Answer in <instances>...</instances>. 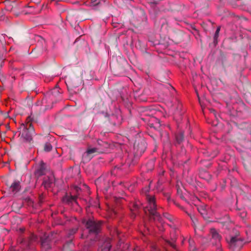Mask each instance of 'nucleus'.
<instances>
[{
  "mask_svg": "<svg viewBox=\"0 0 251 251\" xmlns=\"http://www.w3.org/2000/svg\"><path fill=\"white\" fill-rule=\"evenodd\" d=\"M147 199L148 202V206L145 207L144 210L145 212H147L148 211L149 213L153 216L154 220L158 221L160 224H161L162 218L156 211V205L154 197L151 196H147Z\"/></svg>",
  "mask_w": 251,
  "mask_h": 251,
  "instance_id": "obj_1",
  "label": "nucleus"
},
{
  "mask_svg": "<svg viewBox=\"0 0 251 251\" xmlns=\"http://www.w3.org/2000/svg\"><path fill=\"white\" fill-rule=\"evenodd\" d=\"M86 226L91 232L97 233L100 229V224L96 223L92 220H88L86 223Z\"/></svg>",
  "mask_w": 251,
  "mask_h": 251,
  "instance_id": "obj_2",
  "label": "nucleus"
},
{
  "mask_svg": "<svg viewBox=\"0 0 251 251\" xmlns=\"http://www.w3.org/2000/svg\"><path fill=\"white\" fill-rule=\"evenodd\" d=\"M79 12L75 10H70L68 12L66 16V19L70 23H74L76 22L78 20Z\"/></svg>",
  "mask_w": 251,
  "mask_h": 251,
  "instance_id": "obj_3",
  "label": "nucleus"
},
{
  "mask_svg": "<svg viewBox=\"0 0 251 251\" xmlns=\"http://www.w3.org/2000/svg\"><path fill=\"white\" fill-rule=\"evenodd\" d=\"M20 134L22 137L25 138L26 140H29L31 138V136L29 134L28 129L25 127V125L23 124L20 127Z\"/></svg>",
  "mask_w": 251,
  "mask_h": 251,
  "instance_id": "obj_4",
  "label": "nucleus"
},
{
  "mask_svg": "<svg viewBox=\"0 0 251 251\" xmlns=\"http://www.w3.org/2000/svg\"><path fill=\"white\" fill-rule=\"evenodd\" d=\"M74 45L75 47H86L88 46L87 42L81 36H79L75 40Z\"/></svg>",
  "mask_w": 251,
  "mask_h": 251,
  "instance_id": "obj_5",
  "label": "nucleus"
},
{
  "mask_svg": "<svg viewBox=\"0 0 251 251\" xmlns=\"http://www.w3.org/2000/svg\"><path fill=\"white\" fill-rule=\"evenodd\" d=\"M220 29L221 28L220 26L217 27L213 37V41L212 42L209 43V46L216 47L219 41V37Z\"/></svg>",
  "mask_w": 251,
  "mask_h": 251,
  "instance_id": "obj_6",
  "label": "nucleus"
},
{
  "mask_svg": "<svg viewBox=\"0 0 251 251\" xmlns=\"http://www.w3.org/2000/svg\"><path fill=\"white\" fill-rule=\"evenodd\" d=\"M35 40L37 42L36 46L43 47L46 46L45 40L40 36H37Z\"/></svg>",
  "mask_w": 251,
  "mask_h": 251,
  "instance_id": "obj_7",
  "label": "nucleus"
},
{
  "mask_svg": "<svg viewBox=\"0 0 251 251\" xmlns=\"http://www.w3.org/2000/svg\"><path fill=\"white\" fill-rule=\"evenodd\" d=\"M227 242H229V246L231 248H233L236 244L240 241L238 238L235 237H231L229 241L226 239Z\"/></svg>",
  "mask_w": 251,
  "mask_h": 251,
  "instance_id": "obj_8",
  "label": "nucleus"
},
{
  "mask_svg": "<svg viewBox=\"0 0 251 251\" xmlns=\"http://www.w3.org/2000/svg\"><path fill=\"white\" fill-rule=\"evenodd\" d=\"M210 233L212 234V237L213 239H215L216 241H220V237L215 229H212L211 230Z\"/></svg>",
  "mask_w": 251,
  "mask_h": 251,
  "instance_id": "obj_9",
  "label": "nucleus"
},
{
  "mask_svg": "<svg viewBox=\"0 0 251 251\" xmlns=\"http://www.w3.org/2000/svg\"><path fill=\"white\" fill-rule=\"evenodd\" d=\"M11 188L13 192H17L19 190L20 188V183L18 182H14L11 186Z\"/></svg>",
  "mask_w": 251,
  "mask_h": 251,
  "instance_id": "obj_10",
  "label": "nucleus"
},
{
  "mask_svg": "<svg viewBox=\"0 0 251 251\" xmlns=\"http://www.w3.org/2000/svg\"><path fill=\"white\" fill-rule=\"evenodd\" d=\"M111 245L109 243H105L103 249H101V251H109L110 249Z\"/></svg>",
  "mask_w": 251,
  "mask_h": 251,
  "instance_id": "obj_11",
  "label": "nucleus"
},
{
  "mask_svg": "<svg viewBox=\"0 0 251 251\" xmlns=\"http://www.w3.org/2000/svg\"><path fill=\"white\" fill-rule=\"evenodd\" d=\"M52 149V146L50 143H46L45 145L44 150L46 151H50Z\"/></svg>",
  "mask_w": 251,
  "mask_h": 251,
  "instance_id": "obj_12",
  "label": "nucleus"
},
{
  "mask_svg": "<svg viewBox=\"0 0 251 251\" xmlns=\"http://www.w3.org/2000/svg\"><path fill=\"white\" fill-rule=\"evenodd\" d=\"M101 0H92V5L93 6H98L100 3Z\"/></svg>",
  "mask_w": 251,
  "mask_h": 251,
  "instance_id": "obj_13",
  "label": "nucleus"
},
{
  "mask_svg": "<svg viewBox=\"0 0 251 251\" xmlns=\"http://www.w3.org/2000/svg\"><path fill=\"white\" fill-rule=\"evenodd\" d=\"M96 151V149L95 148H92V149H89L88 150H87V153L88 154H91V153H94Z\"/></svg>",
  "mask_w": 251,
  "mask_h": 251,
  "instance_id": "obj_14",
  "label": "nucleus"
},
{
  "mask_svg": "<svg viewBox=\"0 0 251 251\" xmlns=\"http://www.w3.org/2000/svg\"><path fill=\"white\" fill-rule=\"evenodd\" d=\"M199 212L201 214V215H203L205 213V210L204 209H202V208H198Z\"/></svg>",
  "mask_w": 251,
  "mask_h": 251,
  "instance_id": "obj_15",
  "label": "nucleus"
},
{
  "mask_svg": "<svg viewBox=\"0 0 251 251\" xmlns=\"http://www.w3.org/2000/svg\"><path fill=\"white\" fill-rule=\"evenodd\" d=\"M33 1H34L35 2L37 3H40V0H32Z\"/></svg>",
  "mask_w": 251,
  "mask_h": 251,
  "instance_id": "obj_16",
  "label": "nucleus"
},
{
  "mask_svg": "<svg viewBox=\"0 0 251 251\" xmlns=\"http://www.w3.org/2000/svg\"><path fill=\"white\" fill-rule=\"evenodd\" d=\"M191 248H192V247H191ZM190 251H195V248H193V249L190 248Z\"/></svg>",
  "mask_w": 251,
  "mask_h": 251,
  "instance_id": "obj_17",
  "label": "nucleus"
},
{
  "mask_svg": "<svg viewBox=\"0 0 251 251\" xmlns=\"http://www.w3.org/2000/svg\"><path fill=\"white\" fill-rule=\"evenodd\" d=\"M1 45V46H3V44H2L1 42H0V46Z\"/></svg>",
  "mask_w": 251,
  "mask_h": 251,
  "instance_id": "obj_18",
  "label": "nucleus"
},
{
  "mask_svg": "<svg viewBox=\"0 0 251 251\" xmlns=\"http://www.w3.org/2000/svg\"><path fill=\"white\" fill-rule=\"evenodd\" d=\"M29 7L33 8V6H28Z\"/></svg>",
  "mask_w": 251,
  "mask_h": 251,
  "instance_id": "obj_19",
  "label": "nucleus"
}]
</instances>
